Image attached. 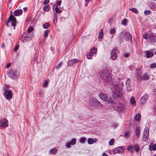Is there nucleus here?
I'll return each mask as SVG.
<instances>
[{
  "instance_id": "1",
  "label": "nucleus",
  "mask_w": 156,
  "mask_h": 156,
  "mask_svg": "<svg viewBox=\"0 0 156 156\" xmlns=\"http://www.w3.org/2000/svg\"><path fill=\"white\" fill-rule=\"evenodd\" d=\"M101 77L107 83H111L112 81V76L107 69H105L101 71Z\"/></svg>"
},
{
  "instance_id": "2",
  "label": "nucleus",
  "mask_w": 156,
  "mask_h": 156,
  "mask_svg": "<svg viewBox=\"0 0 156 156\" xmlns=\"http://www.w3.org/2000/svg\"><path fill=\"white\" fill-rule=\"evenodd\" d=\"M143 37L149 42L154 43L156 42V35L155 34L147 33L143 34Z\"/></svg>"
},
{
  "instance_id": "3",
  "label": "nucleus",
  "mask_w": 156,
  "mask_h": 156,
  "mask_svg": "<svg viewBox=\"0 0 156 156\" xmlns=\"http://www.w3.org/2000/svg\"><path fill=\"white\" fill-rule=\"evenodd\" d=\"M120 82H118L116 84V86L115 88V93H114L113 96L115 98H120L122 96L123 93L122 92L121 88L119 87Z\"/></svg>"
},
{
  "instance_id": "4",
  "label": "nucleus",
  "mask_w": 156,
  "mask_h": 156,
  "mask_svg": "<svg viewBox=\"0 0 156 156\" xmlns=\"http://www.w3.org/2000/svg\"><path fill=\"white\" fill-rule=\"evenodd\" d=\"M10 14L11 15L9 16L7 22L6 23V25L7 26H9V23H11L12 26L14 27V29L16 25V20L15 17L12 15V12H11Z\"/></svg>"
},
{
  "instance_id": "5",
  "label": "nucleus",
  "mask_w": 156,
  "mask_h": 156,
  "mask_svg": "<svg viewBox=\"0 0 156 156\" xmlns=\"http://www.w3.org/2000/svg\"><path fill=\"white\" fill-rule=\"evenodd\" d=\"M22 38L21 39L22 42H25L29 41L32 39L30 34L27 33H24L22 35Z\"/></svg>"
},
{
  "instance_id": "6",
  "label": "nucleus",
  "mask_w": 156,
  "mask_h": 156,
  "mask_svg": "<svg viewBox=\"0 0 156 156\" xmlns=\"http://www.w3.org/2000/svg\"><path fill=\"white\" fill-rule=\"evenodd\" d=\"M17 70L15 69H13L11 70L8 73V76L11 78L15 79L17 77Z\"/></svg>"
},
{
  "instance_id": "7",
  "label": "nucleus",
  "mask_w": 156,
  "mask_h": 156,
  "mask_svg": "<svg viewBox=\"0 0 156 156\" xmlns=\"http://www.w3.org/2000/svg\"><path fill=\"white\" fill-rule=\"evenodd\" d=\"M125 150V148L123 147H118L113 151V152L114 154H116L118 153H122L124 152Z\"/></svg>"
},
{
  "instance_id": "8",
  "label": "nucleus",
  "mask_w": 156,
  "mask_h": 156,
  "mask_svg": "<svg viewBox=\"0 0 156 156\" xmlns=\"http://www.w3.org/2000/svg\"><path fill=\"white\" fill-rule=\"evenodd\" d=\"M4 96L7 99H11L12 96V93L11 90H6L4 94Z\"/></svg>"
},
{
  "instance_id": "9",
  "label": "nucleus",
  "mask_w": 156,
  "mask_h": 156,
  "mask_svg": "<svg viewBox=\"0 0 156 156\" xmlns=\"http://www.w3.org/2000/svg\"><path fill=\"white\" fill-rule=\"evenodd\" d=\"M117 49L116 48H115L112 49L111 52V57L112 59L113 60H115L117 57Z\"/></svg>"
},
{
  "instance_id": "10",
  "label": "nucleus",
  "mask_w": 156,
  "mask_h": 156,
  "mask_svg": "<svg viewBox=\"0 0 156 156\" xmlns=\"http://www.w3.org/2000/svg\"><path fill=\"white\" fill-rule=\"evenodd\" d=\"M79 62V61L78 59L74 58L69 60L67 62V64L68 66H71Z\"/></svg>"
},
{
  "instance_id": "11",
  "label": "nucleus",
  "mask_w": 156,
  "mask_h": 156,
  "mask_svg": "<svg viewBox=\"0 0 156 156\" xmlns=\"http://www.w3.org/2000/svg\"><path fill=\"white\" fill-rule=\"evenodd\" d=\"M130 80L129 79H128L126 81V86L127 91L128 92L131 91V88L130 85Z\"/></svg>"
},
{
  "instance_id": "12",
  "label": "nucleus",
  "mask_w": 156,
  "mask_h": 156,
  "mask_svg": "<svg viewBox=\"0 0 156 156\" xmlns=\"http://www.w3.org/2000/svg\"><path fill=\"white\" fill-rule=\"evenodd\" d=\"M76 142V140L75 138L73 139L71 141L69 142H68L66 144V147L68 148H69L71 147V145H75Z\"/></svg>"
},
{
  "instance_id": "13",
  "label": "nucleus",
  "mask_w": 156,
  "mask_h": 156,
  "mask_svg": "<svg viewBox=\"0 0 156 156\" xmlns=\"http://www.w3.org/2000/svg\"><path fill=\"white\" fill-rule=\"evenodd\" d=\"M53 10L54 12V11H55V13H61L62 12V11L59 10L58 9V6L56 4H54L53 6Z\"/></svg>"
},
{
  "instance_id": "14",
  "label": "nucleus",
  "mask_w": 156,
  "mask_h": 156,
  "mask_svg": "<svg viewBox=\"0 0 156 156\" xmlns=\"http://www.w3.org/2000/svg\"><path fill=\"white\" fill-rule=\"evenodd\" d=\"M92 103L90 104L92 106H95V105L100 106L101 107L102 106V105L96 99H93L92 101Z\"/></svg>"
},
{
  "instance_id": "15",
  "label": "nucleus",
  "mask_w": 156,
  "mask_h": 156,
  "mask_svg": "<svg viewBox=\"0 0 156 156\" xmlns=\"http://www.w3.org/2000/svg\"><path fill=\"white\" fill-rule=\"evenodd\" d=\"M148 96L147 94H145L141 98V101L142 103H144L147 100Z\"/></svg>"
},
{
  "instance_id": "16",
  "label": "nucleus",
  "mask_w": 156,
  "mask_h": 156,
  "mask_svg": "<svg viewBox=\"0 0 156 156\" xmlns=\"http://www.w3.org/2000/svg\"><path fill=\"white\" fill-rule=\"evenodd\" d=\"M150 77L148 74L147 73H144L142 76H141V79L143 80H147L149 79Z\"/></svg>"
},
{
  "instance_id": "17",
  "label": "nucleus",
  "mask_w": 156,
  "mask_h": 156,
  "mask_svg": "<svg viewBox=\"0 0 156 156\" xmlns=\"http://www.w3.org/2000/svg\"><path fill=\"white\" fill-rule=\"evenodd\" d=\"M22 13V11L21 9L16 10L14 12V16H19Z\"/></svg>"
},
{
  "instance_id": "18",
  "label": "nucleus",
  "mask_w": 156,
  "mask_h": 156,
  "mask_svg": "<svg viewBox=\"0 0 156 156\" xmlns=\"http://www.w3.org/2000/svg\"><path fill=\"white\" fill-rule=\"evenodd\" d=\"M100 98L104 101H106L108 99V96L107 94H101L99 95Z\"/></svg>"
},
{
  "instance_id": "19",
  "label": "nucleus",
  "mask_w": 156,
  "mask_h": 156,
  "mask_svg": "<svg viewBox=\"0 0 156 156\" xmlns=\"http://www.w3.org/2000/svg\"><path fill=\"white\" fill-rule=\"evenodd\" d=\"M4 122L1 124V126L2 127H6L8 126V121L6 119H4Z\"/></svg>"
},
{
  "instance_id": "20",
  "label": "nucleus",
  "mask_w": 156,
  "mask_h": 156,
  "mask_svg": "<svg viewBox=\"0 0 156 156\" xmlns=\"http://www.w3.org/2000/svg\"><path fill=\"white\" fill-rule=\"evenodd\" d=\"M149 150L151 151L156 150V144L153 145L152 144H150L149 146Z\"/></svg>"
},
{
  "instance_id": "21",
  "label": "nucleus",
  "mask_w": 156,
  "mask_h": 156,
  "mask_svg": "<svg viewBox=\"0 0 156 156\" xmlns=\"http://www.w3.org/2000/svg\"><path fill=\"white\" fill-rule=\"evenodd\" d=\"M141 118V115L139 113H138L135 115L134 119L135 120L137 121H139Z\"/></svg>"
},
{
  "instance_id": "22",
  "label": "nucleus",
  "mask_w": 156,
  "mask_h": 156,
  "mask_svg": "<svg viewBox=\"0 0 156 156\" xmlns=\"http://www.w3.org/2000/svg\"><path fill=\"white\" fill-rule=\"evenodd\" d=\"M146 55L147 58H150L154 55L153 53L150 51H147L146 52Z\"/></svg>"
},
{
  "instance_id": "23",
  "label": "nucleus",
  "mask_w": 156,
  "mask_h": 156,
  "mask_svg": "<svg viewBox=\"0 0 156 156\" xmlns=\"http://www.w3.org/2000/svg\"><path fill=\"white\" fill-rule=\"evenodd\" d=\"M140 128L139 127H137L136 128V136L138 137L140 135Z\"/></svg>"
},
{
  "instance_id": "24",
  "label": "nucleus",
  "mask_w": 156,
  "mask_h": 156,
  "mask_svg": "<svg viewBox=\"0 0 156 156\" xmlns=\"http://www.w3.org/2000/svg\"><path fill=\"white\" fill-rule=\"evenodd\" d=\"M57 151V150L55 148H54L50 150L49 153L51 154H55Z\"/></svg>"
},
{
  "instance_id": "25",
  "label": "nucleus",
  "mask_w": 156,
  "mask_h": 156,
  "mask_svg": "<svg viewBox=\"0 0 156 156\" xmlns=\"http://www.w3.org/2000/svg\"><path fill=\"white\" fill-rule=\"evenodd\" d=\"M50 7L49 5H45L43 7V10L45 12H48L50 9Z\"/></svg>"
},
{
  "instance_id": "26",
  "label": "nucleus",
  "mask_w": 156,
  "mask_h": 156,
  "mask_svg": "<svg viewBox=\"0 0 156 156\" xmlns=\"http://www.w3.org/2000/svg\"><path fill=\"white\" fill-rule=\"evenodd\" d=\"M133 149H134L136 152H138L140 150V148L139 146L137 144H135L133 145Z\"/></svg>"
},
{
  "instance_id": "27",
  "label": "nucleus",
  "mask_w": 156,
  "mask_h": 156,
  "mask_svg": "<svg viewBox=\"0 0 156 156\" xmlns=\"http://www.w3.org/2000/svg\"><path fill=\"white\" fill-rule=\"evenodd\" d=\"M130 101L132 105H136V101L134 97H132L130 98Z\"/></svg>"
},
{
  "instance_id": "28",
  "label": "nucleus",
  "mask_w": 156,
  "mask_h": 156,
  "mask_svg": "<svg viewBox=\"0 0 156 156\" xmlns=\"http://www.w3.org/2000/svg\"><path fill=\"white\" fill-rule=\"evenodd\" d=\"M149 129L148 127H146L144 130L143 133V135H149Z\"/></svg>"
},
{
  "instance_id": "29",
  "label": "nucleus",
  "mask_w": 156,
  "mask_h": 156,
  "mask_svg": "<svg viewBox=\"0 0 156 156\" xmlns=\"http://www.w3.org/2000/svg\"><path fill=\"white\" fill-rule=\"evenodd\" d=\"M103 29H101L100 30V32L99 33V35H98V38L99 39H100L102 38L103 36Z\"/></svg>"
},
{
  "instance_id": "30",
  "label": "nucleus",
  "mask_w": 156,
  "mask_h": 156,
  "mask_svg": "<svg viewBox=\"0 0 156 156\" xmlns=\"http://www.w3.org/2000/svg\"><path fill=\"white\" fill-rule=\"evenodd\" d=\"M133 145H130L127 148V150L128 151H129L131 153H132L133 152Z\"/></svg>"
},
{
  "instance_id": "31",
  "label": "nucleus",
  "mask_w": 156,
  "mask_h": 156,
  "mask_svg": "<svg viewBox=\"0 0 156 156\" xmlns=\"http://www.w3.org/2000/svg\"><path fill=\"white\" fill-rule=\"evenodd\" d=\"M125 35L128 40H131L132 39V36L129 32H126L125 33Z\"/></svg>"
},
{
  "instance_id": "32",
  "label": "nucleus",
  "mask_w": 156,
  "mask_h": 156,
  "mask_svg": "<svg viewBox=\"0 0 156 156\" xmlns=\"http://www.w3.org/2000/svg\"><path fill=\"white\" fill-rule=\"evenodd\" d=\"M149 137V135H143L142 137L143 140L144 141H147L148 140Z\"/></svg>"
},
{
  "instance_id": "33",
  "label": "nucleus",
  "mask_w": 156,
  "mask_h": 156,
  "mask_svg": "<svg viewBox=\"0 0 156 156\" xmlns=\"http://www.w3.org/2000/svg\"><path fill=\"white\" fill-rule=\"evenodd\" d=\"M130 133V131H129L127 130L125 131L124 135L123 136L125 137H129V134Z\"/></svg>"
},
{
  "instance_id": "34",
  "label": "nucleus",
  "mask_w": 156,
  "mask_h": 156,
  "mask_svg": "<svg viewBox=\"0 0 156 156\" xmlns=\"http://www.w3.org/2000/svg\"><path fill=\"white\" fill-rule=\"evenodd\" d=\"M50 26V24L48 23H45L43 26L44 28L46 29H47Z\"/></svg>"
},
{
  "instance_id": "35",
  "label": "nucleus",
  "mask_w": 156,
  "mask_h": 156,
  "mask_svg": "<svg viewBox=\"0 0 156 156\" xmlns=\"http://www.w3.org/2000/svg\"><path fill=\"white\" fill-rule=\"evenodd\" d=\"M50 32V30H47L44 31V37H47L48 36V33Z\"/></svg>"
},
{
  "instance_id": "36",
  "label": "nucleus",
  "mask_w": 156,
  "mask_h": 156,
  "mask_svg": "<svg viewBox=\"0 0 156 156\" xmlns=\"http://www.w3.org/2000/svg\"><path fill=\"white\" fill-rule=\"evenodd\" d=\"M87 143L89 144H91L93 143V140L91 138H89L87 140Z\"/></svg>"
},
{
  "instance_id": "37",
  "label": "nucleus",
  "mask_w": 156,
  "mask_h": 156,
  "mask_svg": "<svg viewBox=\"0 0 156 156\" xmlns=\"http://www.w3.org/2000/svg\"><path fill=\"white\" fill-rule=\"evenodd\" d=\"M44 84L43 85V86L44 87H47L48 85V80H44Z\"/></svg>"
},
{
  "instance_id": "38",
  "label": "nucleus",
  "mask_w": 156,
  "mask_h": 156,
  "mask_svg": "<svg viewBox=\"0 0 156 156\" xmlns=\"http://www.w3.org/2000/svg\"><path fill=\"white\" fill-rule=\"evenodd\" d=\"M131 10L133 12L136 14H137L139 12L137 9L135 8H133L131 9Z\"/></svg>"
},
{
  "instance_id": "39",
  "label": "nucleus",
  "mask_w": 156,
  "mask_h": 156,
  "mask_svg": "<svg viewBox=\"0 0 156 156\" xmlns=\"http://www.w3.org/2000/svg\"><path fill=\"white\" fill-rule=\"evenodd\" d=\"M127 22V20L126 19H124L122 20L121 23L124 25H126Z\"/></svg>"
},
{
  "instance_id": "40",
  "label": "nucleus",
  "mask_w": 156,
  "mask_h": 156,
  "mask_svg": "<svg viewBox=\"0 0 156 156\" xmlns=\"http://www.w3.org/2000/svg\"><path fill=\"white\" fill-rule=\"evenodd\" d=\"M151 13V11L150 10H146L144 12V14L145 15H150Z\"/></svg>"
},
{
  "instance_id": "41",
  "label": "nucleus",
  "mask_w": 156,
  "mask_h": 156,
  "mask_svg": "<svg viewBox=\"0 0 156 156\" xmlns=\"http://www.w3.org/2000/svg\"><path fill=\"white\" fill-rule=\"evenodd\" d=\"M90 53H92V55H93L96 53V50L95 48H92L90 49Z\"/></svg>"
},
{
  "instance_id": "42",
  "label": "nucleus",
  "mask_w": 156,
  "mask_h": 156,
  "mask_svg": "<svg viewBox=\"0 0 156 156\" xmlns=\"http://www.w3.org/2000/svg\"><path fill=\"white\" fill-rule=\"evenodd\" d=\"M93 55L91 53H88L87 54V58L88 59H90L91 58Z\"/></svg>"
},
{
  "instance_id": "43",
  "label": "nucleus",
  "mask_w": 156,
  "mask_h": 156,
  "mask_svg": "<svg viewBox=\"0 0 156 156\" xmlns=\"http://www.w3.org/2000/svg\"><path fill=\"white\" fill-rule=\"evenodd\" d=\"M19 45L18 44H16L14 48V50L15 52H16L19 49Z\"/></svg>"
},
{
  "instance_id": "44",
  "label": "nucleus",
  "mask_w": 156,
  "mask_h": 156,
  "mask_svg": "<svg viewBox=\"0 0 156 156\" xmlns=\"http://www.w3.org/2000/svg\"><path fill=\"white\" fill-rule=\"evenodd\" d=\"M114 140L113 139H111L109 142V144L111 146L113 145L114 143Z\"/></svg>"
},
{
  "instance_id": "45",
  "label": "nucleus",
  "mask_w": 156,
  "mask_h": 156,
  "mask_svg": "<svg viewBox=\"0 0 156 156\" xmlns=\"http://www.w3.org/2000/svg\"><path fill=\"white\" fill-rule=\"evenodd\" d=\"M34 29V28L32 27H29L27 30V31L28 33H30L32 32Z\"/></svg>"
},
{
  "instance_id": "46",
  "label": "nucleus",
  "mask_w": 156,
  "mask_h": 156,
  "mask_svg": "<svg viewBox=\"0 0 156 156\" xmlns=\"http://www.w3.org/2000/svg\"><path fill=\"white\" fill-rule=\"evenodd\" d=\"M62 64V62H60L58 65H57L56 66V68L57 69L59 68L61 66Z\"/></svg>"
},
{
  "instance_id": "47",
  "label": "nucleus",
  "mask_w": 156,
  "mask_h": 156,
  "mask_svg": "<svg viewBox=\"0 0 156 156\" xmlns=\"http://www.w3.org/2000/svg\"><path fill=\"white\" fill-rule=\"evenodd\" d=\"M150 67L152 69L156 67V64L155 63L152 64L150 65Z\"/></svg>"
},
{
  "instance_id": "48",
  "label": "nucleus",
  "mask_w": 156,
  "mask_h": 156,
  "mask_svg": "<svg viewBox=\"0 0 156 156\" xmlns=\"http://www.w3.org/2000/svg\"><path fill=\"white\" fill-rule=\"evenodd\" d=\"M130 55V54L129 53H125L123 54V56L126 58L128 57Z\"/></svg>"
},
{
  "instance_id": "49",
  "label": "nucleus",
  "mask_w": 156,
  "mask_h": 156,
  "mask_svg": "<svg viewBox=\"0 0 156 156\" xmlns=\"http://www.w3.org/2000/svg\"><path fill=\"white\" fill-rule=\"evenodd\" d=\"M116 32L115 30L114 29H112L110 31V33L111 34H115Z\"/></svg>"
},
{
  "instance_id": "50",
  "label": "nucleus",
  "mask_w": 156,
  "mask_h": 156,
  "mask_svg": "<svg viewBox=\"0 0 156 156\" xmlns=\"http://www.w3.org/2000/svg\"><path fill=\"white\" fill-rule=\"evenodd\" d=\"M54 14L53 16V20L54 21L55 20H57V13H55V12H54Z\"/></svg>"
},
{
  "instance_id": "51",
  "label": "nucleus",
  "mask_w": 156,
  "mask_h": 156,
  "mask_svg": "<svg viewBox=\"0 0 156 156\" xmlns=\"http://www.w3.org/2000/svg\"><path fill=\"white\" fill-rule=\"evenodd\" d=\"M85 138L83 137L80 138V142L81 143H83L85 140Z\"/></svg>"
},
{
  "instance_id": "52",
  "label": "nucleus",
  "mask_w": 156,
  "mask_h": 156,
  "mask_svg": "<svg viewBox=\"0 0 156 156\" xmlns=\"http://www.w3.org/2000/svg\"><path fill=\"white\" fill-rule=\"evenodd\" d=\"M50 1V0H45L44 2V4L45 5H47L48 4Z\"/></svg>"
},
{
  "instance_id": "53",
  "label": "nucleus",
  "mask_w": 156,
  "mask_h": 156,
  "mask_svg": "<svg viewBox=\"0 0 156 156\" xmlns=\"http://www.w3.org/2000/svg\"><path fill=\"white\" fill-rule=\"evenodd\" d=\"M57 4L59 6L61 5V1L60 0L58 1L57 0Z\"/></svg>"
},
{
  "instance_id": "54",
  "label": "nucleus",
  "mask_w": 156,
  "mask_h": 156,
  "mask_svg": "<svg viewBox=\"0 0 156 156\" xmlns=\"http://www.w3.org/2000/svg\"><path fill=\"white\" fill-rule=\"evenodd\" d=\"M108 101L110 103H112L113 102V100L111 98H109L108 100Z\"/></svg>"
},
{
  "instance_id": "55",
  "label": "nucleus",
  "mask_w": 156,
  "mask_h": 156,
  "mask_svg": "<svg viewBox=\"0 0 156 156\" xmlns=\"http://www.w3.org/2000/svg\"><path fill=\"white\" fill-rule=\"evenodd\" d=\"M11 65V63H8L6 66V68H9L10 66Z\"/></svg>"
},
{
  "instance_id": "56",
  "label": "nucleus",
  "mask_w": 156,
  "mask_h": 156,
  "mask_svg": "<svg viewBox=\"0 0 156 156\" xmlns=\"http://www.w3.org/2000/svg\"><path fill=\"white\" fill-rule=\"evenodd\" d=\"M27 7H25L23 8V10L24 12H26L27 10Z\"/></svg>"
},
{
  "instance_id": "57",
  "label": "nucleus",
  "mask_w": 156,
  "mask_h": 156,
  "mask_svg": "<svg viewBox=\"0 0 156 156\" xmlns=\"http://www.w3.org/2000/svg\"><path fill=\"white\" fill-rule=\"evenodd\" d=\"M102 156H108L107 154L106 153H103L102 154Z\"/></svg>"
},
{
  "instance_id": "58",
  "label": "nucleus",
  "mask_w": 156,
  "mask_h": 156,
  "mask_svg": "<svg viewBox=\"0 0 156 156\" xmlns=\"http://www.w3.org/2000/svg\"><path fill=\"white\" fill-rule=\"evenodd\" d=\"M156 6V5H155V4H153L152 6V7H151V9H152L153 8H154Z\"/></svg>"
},
{
  "instance_id": "59",
  "label": "nucleus",
  "mask_w": 156,
  "mask_h": 156,
  "mask_svg": "<svg viewBox=\"0 0 156 156\" xmlns=\"http://www.w3.org/2000/svg\"><path fill=\"white\" fill-rule=\"evenodd\" d=\"M154 54H155V55H156V51H155V52H154Z\"/></svg>"
},
{
  "instance_id": "60",
  "label": "nucleus",
  "mask_w": 156,
  "mask_h": 156,
  "mask_svg": "<svg viewBox=\"0 0 156 156\" xmlns=\"http://www.w3.org/2000/svg\"><path fill=\"white\" fill-rule=\"evenodd\" d=\"M85 5L87 6V4H86Z\"/></svg>"
},
{
  "instance_id": "61",
  "label": "nucleus",
  "mask_w": 156,
  "mask_h": 156,
  "mask_svg": "<svg viewBox=\"0 0 156 156\" xmlns=\"http://www.w3.org/2000/svg\"><path fill=\"white\" fill-rule=\"evenodd\" d=\"M154 156H156V154H155V155H154Z\"/></svg>"
},
{
  "instance_id": "62",
  "label": "nucleus",
  "mask_w": 156,
  "mask_h": 156,
  "mask_svg": "<svg viewBox=\"0 0 156 156\" xmlns=\"http://www.w3.org/2000/svg\"><path fill=\"white\" fill-rule=\"evenodd\" d=\"M80 62H82V61H80Z\"/></svg>"
}]
</instances>
